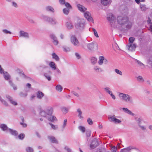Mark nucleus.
<instances>
[{
    "label": "nucleus",
    "mask_w": 152,
    "mask_h": 152,
    "mask_svg": "<svg viewBox=\"0 0 152 152\" xmlns=\"http://www.w3.org/2000/svg\"><path fill=\"white\" fill-rule=\"evenodd\" d=\"M2 32L5 34H12V32L9 31H8L6 29H4L2 31Z\"/></svg>",
    "instance_id": "50"
},
{
    "label": "nucleus",
    "mask_w": 152,
    "mask_h": 152,
    "mask_svg": "<svg viewBox=\"0 0 152 152\" xmlns=\"http://www.w3.org/2000/svg\"><path fill=\"white\" fill-rule=\"evenodd\" d=\"M50 37L53 41V42L55 45H57L58 43V41L57 40V38L55 35L53 34H51L50 35Z\"/></svg>",
    "instance_id": "12"
},
{
    "label": "nucleus",
    "mask_w": 152,
    "mask_h": 152,
    "mask_svg": "<svg viewBox=\"0 0 152 152\" xmlns=\"http://www.w3.org/2000/svg\"><path fill=\"white\" fill-rule=\"evenodd\" d=\"M85 20L83 18L79 19L77 22L75 24V27L77 29L80 30L83 29L85 25Z\"/></svg>",
    "instance_id": "3"
},
{
    "label": "nucleus",
    "mask_w": 152,
    "mask_h": 152,
    "mask_svg": "<svg viewBox=\"0 0 152 152\" xmlns=\"http://www.w3.org/2000/svg\"><path fill=\"white\" fill-rule=\"evenodd\" d=\"M42 18L44 20L53 25L56 24L57 23V21L55 19L51 18L47 16L43 15L42 16Z\"/></svg>",
    "instance_id": "4"
},
{
    "label": "nucleus",
    "mask_w": 152,
    "mask_h": 152,
    "mask_svg": "<svg viewBox=\"0 0 152 152\" xmlns=\"http://www.w3.org/2000/svg\"><path fill=\"white\" fill-rule=\"evenodd\" d=\"M99 60L98 61V64L100 65H102L104 62V57L103 56H100L99 57Z\"/></svg>",
    "instance_id": "29"
},
{
    "label": "nucleus",
    "mask_w": 152,
    "mask_h": 152,
    "mask_svg": "<svg viewBox=\"0 0 152 152\" xmlns=\"http://www.w3.org/2000/svg\"><path fill=\"white\" fill-rule=\"evenodd\" d=\"M19 37L28 38L29 35L28 33L23 31H20L19 32Z\"/></svg>",
    "instance_id": "15"
},
{
    "label": "nucleus",
    "mask_w": 152,
    "mask_h": 152,
    "mask_svg": "<svg viewBox=\"0 0 152 152\" xmlns=\"http://www.w3.org/2000/svg\"><path fill=\"white\" fill-rule=\"evenodd\" d=\"M65 6L67 8L69 9H71L72 8V7L70 4L68 2L65 3Z\"/></svg>",
    "instance_id": "48"
},
{
    "label": "nucleus",
    "mask_w": 152,
    "mask_h": 152,
    "mask_svg": "<svg viewBox=\"0 0 152 152\" xmlns=\"http://www.w3.org/2000/svg\"><path fill=\"white\" fill-rule=\"evenodd\" d=\"M87 122L89 125H92L93 124V121L91 119L88 118L87 119Z\"/></svg>",
    "instance_id": "55"
},
{
    "label": "nucleus",
    "mask_w": 152,
    "mask_h": 152,
    "mask_svg": "<svg viewBox=\"0 0 152 152\" xmlns=\"http://www.w3.org/2000/svg\"><path fill=\"white\" fill-rule=\"evenodd\" d=\"M53 107H49L46 109L47 113L48 115H52L53 111Z\"/></svg>",
    "instance_id": "17"
},
{
    "label": "nucleus",
    "mask_w": 152,
    "mask_h": 152,
    "mask_svg": "<svg viewBox=\"0 0 152 152\" xmlns=\"http://www.w3.org/2000/svg\"><path fill=\"white\" fill-rule=\"evenodd\" d=\"M67 120L66 119H65L64 120L63 124L62 126V127L63 130L64 129V128H65V127L66 126V123H67Z\"/></svg>",
    "instance_id": "53"
},
{
    "label": "nucleus",
    "mask_w": 152,
    "mask_h": 152,
    "mask_svg": "<svg viewBox=\"0 0 152 152\" xmlns=\"http://www.w3.org/2000/svg\"><path fill=\"white\" fill-rule=\"evenodd\" d=\"M91 132L90 131H88L86 133V136L87 137H90L91 135Z\"/></svg>",
    "instance_id": "58"
},
{
    "label": "nucleus",
    "mask_w": 152,
    "mask_h": 152,
    "mask_svg": "<svg viewBox=\"0 0 152 152\" xmlns=\"http://www.w3.org/2000/svg\"><path fill=\"white\" fill-rule=\"evenodd\" d=\"M51 74V72L50 71H49L47 72L44 73V75L46 77V78L49 81L51 80L50 75Z\"/></svg>",
    "instance_id": "20"
},
{
    "label": "nucleus",
    "mask_w": 152,
    "mask_h": 152,
    "mask_svg": "<svg viewBox=\"0 0 152 152\" xmlns=\"http://www.w3.org/2000/svg\"><path fill=\"white\" fill-rule=\"evenodd\" d=\"M63 48L64 51L66 52H69L70 51V48L64 46L63 47Z\"/></svg>",
    "instance_id": "42"
},
{
    "label": "nucleus",
    "mask_w": 152,
    "mask_h": 152,
    "mask_svg": "<svg viewBox=\"0 0 152 152\" xmlns=\"http://www.w3.org/2000/svg\"><path fill=\"white\" fill-rule=\"evenodd\" d=\"M79 129L83 132H84L85 131V128L84 126H80L79 127Z\"/></svg>",
    "instance_id": "51"
},
{
    "label": "nucleus",
    "mask_w": 152,
    "mask_h": 152,
    "mask_svg": "<svg viewBox=\"0 0 152 152\" xmlns=\"http://www.w3.org/2000/svg\"><path fill=\"white\" fill-rule=\"evenodd\" d=\"M84 16L85 17L89 22H93V19L92 17H91V14L88 12H86L84 13Z\"/></svg>",
    "instance_id": "10"
},
{
    "label": "nucleus",
    "mask_w": 152,
    "mask_h": 152,
    "mask_svg": "<svg viewBox=\"0 0 152 152\" xmlns=\"http://www.w3.org/2000/svg\"><path fill=\"white\" fill-rule=\"evenodd\" d=\"M27 95V93H24L22 92H20L19 94V95L21 97H26Z\"/></svg>",
    "instance_id": "49"
},
{
    "label": "nucleus",
    "mask_w": 152,
    "mask_h": 152,
    "mask_svg": "<svg viewBox=\"0 0 152 152\" xmlns=\"http://www.w3.org/2000/svg\"><path fill=\"white\" fill-rule=\"evenodd\" d=\"M9 84L10 85L12 86L14 90H16L17 89V87L16 86H15L14 84L12 83L11 80H9Z\"/></svg>",
    "instance_id": "38"
},
{
    "label": "nucleus",
    "mask_w": 152,
    "mask_h": 152,
    "mask_svg": "<svg viewBox=\"0 0 152 152\" xmlns=\"http://www.w3.org/2000/svg\"><path fill=\"white\" fill-rule=\"evenodd\" d=\"M46 10L47 11L50 12H54V10L53 8L51 6H48L46 7Z\"/></svg>",
    "instance_id": "28"
},
{
    "label": "nucleus",
    "mask_w": 152,
    "mask_h": 152,
    "mask_svg": "<svg viewBox=\"0 0 152 152\" xmlns=\"http://www.w3.org/2000/svg\"><path fill=\"white\" fill-rule=\"evenodd\" d=\"M8 132L10 133L11 135L15 136L17 135L18 133L17 132L10 128H9Z\"/></svg>",
    "instance_id": "21"
},
{
    "label": "nucleus",
    "mask_w": 152,
    "mask_h": 152,
    "mask_svg": "<svg viewBox=\"0 0 152 152\" xmlns=\"http://www.w3.org/2000/svg\"><path fill=\"white\" fill-rule=\"evenodd\" d=\"M26 150L27 152H33L34 151L33 148L30 147H26Z\"/></svg>",
    "instance_id": "41"
},
{
    "label": "nucleus",
    "mask_w": 152,
    "mask_h": 152,
    "mask_svg": "<svg viewBox=\"0 0 152 152\" xmlns=\"http://www.w3.org/2000/svg\"><path fill=\"white\" fill-rule=\"evenodd\" d=\"M140 6L142 10L143 11L145 10L146 7L145 5L140 4Z\"/></svg>",
    "instance_id": "54"
},
{
    "label": "nucleus",
    "mask_w": 152,
    "mask_h": 152,
    "mask_svg": "<svg viewBox=\"0 0 152 152\" xmlns=\"http://www.w3.org/2000/svg\"><path fill=\"white\" fill-rule=\"evenodd\" d=\"M69 108L65 107L61 108V110L63 113L66 114L68 112Z\"/></svg>",
    "instance_id": "26"
},
{
    "label": "nucleus",
    "mask_w": 152,
    "mask_h": 152,
    "mask_svg": "<svg viewBox=\"0 0 152 152\" xmlns=\"http://www.w3.org/2000/svg\"><path fill=\"white\" fill-rule=\"evenodd\" d=\"M109 119H110V122H113L116 124L120 123L121 122V120L116 118L115 117V115H113L112 116L111 115L109 116Z\"/></svg>",
    "instance_id": "8"
},
{
    "label": "nucleus",
    "mask_w": 152,
    "mask_h": 152,
    "mask_svg": "<svg viewBox=\"0 0 152 152\" xmlns=\"http://www.w3.org/2000/svg\"><path fill=\"white\" fill-rule=\"evenodd\" d=\"M101 3L104 5H107L111 3L110 0H101Z\"/></svg>",
    "instance_id": "24"
},
{
    "label": "nucleus",
    "mask_w": 152,
    "mask_h": 152,
    "mask_svg": "<svg viewBox=\"0 0 152 152\" xmlns=\"http://www.w3.org/2000/svg\"><path fill=\"white\" fill-rule=\"evenodd\" d=\"M111 150L113 152H116L117 148L115 146L111 148Z\"/></svg>",
    "instance_id": "59"
},
{
    "label": "nucleus",
    "mask_w": 152,
    "mask_h": 152,
    "mask_svg": "<svg viewBox=\"0 0 152 152\" xmlns=\"http://www.w3.org/2000/svg\"><path fill=\"white\" fill-rule=\"evenodd\" d=\"M69 9L68 8H64L63 9V12L64 14L67 15L68 14L69 11Z\"/></svg>",
    "instance_id": "40"
},
{
    "label": "nucleus",
    "mask_w": 152,
    "mask_h": 152,
    "mask_svg": "<svg viewBox=\"0 0 152 152\" xmlns=\"http://www.w3.org/2000/svg\"><path fill=\"white\" fill-rule=\"evenodd\" d=\"M0 73L3 74L4 77V79L7 80H10V79L11 78V76L9 73L6 72H4V70L1 67V66L0 65Z\"/></svg>",
    "instance_id": "5"
},
{
    "label": "nucleus",
    "mask_w": 152,
    "mask_h": 152,
    "mask_svg": "<svg viewBox=\"0 0 152 152\" xmlns=\"http://www.w3.org/2000/svg\"><path fill=\"white\" fill-rule=\"evenodd\" d=\"M75 55L76 57V58L78 59H79L81 58V56L78 53H75Z\"/></svg>",
    "instance_id": "57"
},
{
    "label": "nucleus",
    "mask_w": 152,
    "mask_h": 152,
    "mask_svg": "<svg viewBox=\"0 0 152 152\" xmlns=\"http://www.w3.org/2000/svg\"><path fill=\"white\" fill-rule=\"evenodd\" d=\"M134 40L135 39L134 37H129V42L131 43L130 44H132Z\"/></svg>",
    "instance_id": "52"
},
{
    "label": "nucleus",
    "mask_w": 152,
    "mask_h": 152,
    "mask_svg": "<svg viewBox=\"0 0 152 152\" xmlns=\"http://www.w3.org/2000/svg\"><path fill=\"white\" fill-rule=\"evenodd\" d=\"M48 138L52 143L56 144L58 143V141L53 136H48Z\"/></svg>",
    "instance_id": "16"
},
{
    "label": "nucleus",
    "mask_w": 152,
    "mask_h": 152,
    "mask_svg": "<svg viewBox=\"0 0 152 152\" xmlns=\"http://www.w3.org/2000/svg\"><path fill=\"white\" fill-rule=\"evenodd\" d=\"M17 72L19 73L20 75H22L23 76V77L24 78H28V77H27V76H26L23 73V71H20V70L18 69L17 70Z\"/></svg>",
    "instance_id": "32"
},
{
    "label": "nucleus",
    "mask_w": 152,
    "mask_h": 152,
    "mask_svg": "<svg viewBox=\"0 0 152 152\" xmlns=\"http://www.w3.org/2000/svg\"><path fill=\"white\" fill-rule=\"evenodd\" d=\"M92 30L94 32V36L96 37H98L99 36L98 35V34L97 33V32L96 30L94 28H92Z\"/></svg>",
    "instance_id": "47"
},
{
    "label": "nucleus",
    "mask_w": 152,
    "mask_h": 152,
    "mask_svg": "<svg viewBox=\"0 0 152 152\" xmlns=\"http://www.w3.org/2000/svg\"><path fill=\"white\" fill-rule=\"evenodd\" d=\"M123 152H128L130 150L129 148H124L122 149Z\"/></svg>",
    "instance_id": "63"
},
{
    "label": "nucleus",
    "mask_w": 152,
    "mask_h": 152,
    "mask_svg": "<svg viewBox=\"0 0 152 152\" xmlns=\"http://www.w3.org/2000/svg\"><path fill=\"white\" fill-rule=\"evenodd\" d=\"M119 96L122 100L126 102H132V100L131 96L128 94L122 93H119L118 94Z\"/></svg>",
    "instance_id": "2"
},
{
    "label": "nucleus",
    "mask_w": 152,
    "mask_h": 152,
    "mask_svg": "<svg viewBox=\"0 0 152 152\" xmlns=\"http://www.w3.org/2000/svg\"><path fill=\"white\" fill-rule=\"evenodd\" d=\"M97 58L95 57H92L91 58V61L92 64H95L97 62Z\"/></svg>",
    "instance_id": "31"
},
{
    "label": "nucleus",
    "mask_w": 152,
    "mask_h": 152,
    "mask_svg": "<svg viewBox=\"0 0 152 152\" xmlns=\"http://www.w3.org/2000/svg\"><path fill=\"white\" fill-rule=\"evenodd\" d=\"M77 112L79 113L78 116L79 117V118H83V117L81 115L82 114V112L81 111V110L80 109H78L77 110Z\"/></svg>",
    "instance_id": "44"
},
{
    "label": "nucleus",
    "mask_w": 152,
    "mask_h": 152,
    "mask_svg": "<svg viewBox=\"0 0 152 152\" xmlns=\"http://www.w3.org/2000/svg\"><path fill=\"white\" fill-rule=\"evenodd\" d=\"M137 80L140 82L142 83L144 82V80L142 77L141 76H139L137 77Z\"/></svg>",
    "instance_id": "39"
},
{
    "label": "nucleus",
    "mask_w": 152,
    "mask_h": 152,
    "mask_svg": "<svg viewBox=\"0 0 152 152\" xmlns=\"http://www.w3.org/2000/svg\"><path fill=\"white\" fill-rule=\"evenodd\" d=\"M56 119V117L53 116H50V117H48V120L51 122H53L55 121Z\"/></svg>",
    "instance_id": "37"
},
{
    "label": "nucleus",
    "mask_w": 152,
    "mask_h": 152,
    "mask_svg": "<svg viewBox=\"0 0 152 152\" xmlns=\"http://www.w3.org/2000/svg\"><path fill=\"white\" fill-rule=\"evenodd\" d=\"M44 95V94L42 92L39 91H38L37 93V97L39 99H42Z\"/></svg>",
    "instance_id": "22"
},
{
    "label": "nucleus",
    "mask_w": 152,
    "mask_h": 152,
    "mask_svg": "<svg viewBox=\"0 0 152 152\" xmlns=\"http://www.w3.org/2000/svg\"><path fill=\"white\" fill-rule=\"evenodd\" d=\"M49 65L54 70L56 69V65L53 62L51 61L50 62Z\"/></svg>",
    "instance_id": "33"
},
{
    "label": "nucleus",
    "mask_w": 152,
    "mask_h": 152,
    "mask_svg": "<svg viewBox=\"0 0 152 152\" xmlns=\"http://www.w3.org/2000/svg\"><path fill=\"white\" fill-rule=\"evenodd\" d=\"M60 4L62 5H64L65 4V0H59Z\"/></svg>",
    "instance_id": "62"
},
{
    "label": "nucleus",
    "mask_w": 152,
    "mask_h": 152,
    "mask_svg": "<svg viewBox=\"0 0 152 152\" xmlns=\"http://www.w3.org/2000/svg\"><path fill=\"white\" fill-rule=\"evenodd\" d=\"M94 69L97 72H101L103 71V69L97 66L94 67Z\"/></svg>",
    "instance_id": "25"
},
{
    "label": "nucleus",
    "mask_w": 152,
    "mask_h": 152,
    "mask_svg": "<svg viewBox=\"0 0 152 152\" xmlns=\"http://www.w3.org/2000/svg\"><path fill=\"white\" fill-rule=\"evenodd\" d=\"M95 47L97 48L98 44L96 42H93L88 44L87 45V48L91 50H93Z\"/></svg>",
    "instance_id": "7"
},
{
    "label": "nucleus",
    "mask_w": 152,
    "mask_h": 152,
    "mask_svg": "<svg viewBox=\"0 0 152 152\" xmlns=\"http://www.w3.org/2000/svg\"><path fill=\"white\" fill-rule=\"evenodd\" d=\"M107 19L110 23H113L114 22L115 18L112 13H110L107 15Z\"/></svg>",
    "instance_id": "9"
},
{
    "label": "nucleus",
    "mask_w": 152,
    "mask_h": 152,
    "mask_svg": "<svg viewBox=\"0 0 152 152\" xmlns=\"http://www.w3.org/2000/svg\"><path fill=\"white\" fill-rule=\"evenodd\" d=\"M135 119L136 122L138 124V126H140L142 121V119L140 118L137 117Z\"/></svg>",
    "instance_id": "36"
},
{
    "label": "nucleus",
    "mask_w": 152,
    "mask_h": 152,
    "mask_svg": "<svg viewBox=\"0 0 152 152\" xmlns=\"http://www.w3.org/2000/svg\"><path fill=\"white\" fill-rule=\"evenodd\" d=\"M123 110L126 113H127L129 110L126 108L124 107L122 108Z\"/></svg>",
    "instance_id": "64"
},
{
    "label": "nucleus",
    "mask_w": 152,
    "mask_h": 152,
    "mask_svg": "<svg viewBox=\"0 0 152 152\" xmlns=\"http://www.w3.org/2000/svg\"><path fill=\"white\" fill-rule=\"evenodd\" d=\"M126 47L129 50L132 51H134L136 48V46L134 44H130L129 45H127Z\"/></svg>",
    "instance_id": "18"
},
{
    "label": "nucleus",
    "mask_w": 152,
    "mask_h": 152,
    "mask_svg": "<svg viewBox=\"0 0 152 152\" xmlns=\"http://www.w3.org/2000/svg\"><path fill=\"white\" fill-rule=\"evenodd\" d=\"M115 72L118 74L121 75H122V73L121 71L119 70L118 69H115L114 70Z\"/></svg>",
    "instance_id": "46"
},
{
    "label": "nucleus",
    "mask_w": 152,
    "mask_h": 152,
    "mask_svg": "<svg viewBox=\"0 0 152 152\" xmlns=\"http://www.w3.org/2000/svg\"><path fill=\"white\" fill-rule=\"evenodd\" d=\"M49 124L50 125V126L51 127V128L53 129H56L57 128V126H56L54 125L51 123H49Z\"/></svg>",
    "instance_id": "56"
},
{
    "label": "nucleus",
    "mask_w": 152,
    "mask_h": 152,
    "mask_svg": "<svg viewBox=\"0 0 152 152\" xmlns=\"http://www.w3.org/2000/svg\"><path fill=\"white\" fill-rule=\"evenodd\" d=\"M77 7L78 10L82 12H84L87 10V9L84 6L80 4H77Z\"/></svg>",
    "instance_id": "19"
},
{
    "label": "nucleus",
    "mask_w": 152,
    "mask_h": 152,
    "mask_svg": "<svg viewBox=\"0 0 152 152\" xmlns=\"http://www.w3.org/2000/svg\"><path fill=\"white\" fill-rule=\"evenodd\" d=\"M71 41L72 43L75 46H78L79 43L76 37L74 35H72L70 38Z\"/></svg>",
    "instance_id": "6"
},
{
    "label": "nucleus",
    "mask_w": 152,
    "mask_h": 152,
    "mask_svg": "<svg viewBox=\"0 0 152 152\" xmlns=\"http://www.w3.org/2000/svg\"><path fill=\"white\" fill-rule=\"evenodd\" d=\"M99 145V143L97 140L96 139H94L92 140L90 145V147L91 148L93 149L97 146Z\"/></svg>",
    "instance_id": "11"
},
{
    "label": "nucleus",
    "mask_w": 152,
    "mask_h": 152,
    "mask_svg": "<svg viewBox=\"0 0 152 152\" xmlns=\"http://www.w3.org/2000/svg\"><path fill=\"white\" fill-rule=\"evenodd\" d=\"M135 60L136 61L137 64L139 65L140 68L142 69H144L145 68V65L142 63L139 60L135 59Z\"/></svg>",
    "instance_id": "23"
},
{
    "label": "nucleus",
    "mask_w": 152,
    "mask_h": 152,
    "mask_svg": "<svg viewBox=\"0 0 152 152\" xmlns=\"http://www.w3.org/2000/svg\"><path fill=\"white\" fill-rule=\"evenodd\" d=\"M66 26L69 29H70L73 28V26L70 22H67L66 23Z\"/></svg>",
    "instance_id": "27"
},
{
    "label": "nucleus",
    "mask_w": 152,
    "mask_h": 152,
    "mask_svg": "<svg viewBox=\"0 0 152 152\" xmlns=\"http://www.w3.org/2000/svg\"><path fill=\"white\" fill-rule=\"evenodd\" d=\"M56 88L57 91L61 92L62 91L63 87L60 85H58L56 86Z\"/></svg>",
    "instance_id": "34"
},
{
    "label": "nucleus",
    "mask_w": 152,
    "mask_h": 152,
    "mask_svg": "<svg viewBox=\"0 0 152 152\" xmlns=\"http://www.w3.org/2000/svg\"><path fill=\"white\" fill-rule=\"evenodd\" d=\"M25 137V134L23 133L19 134L18 136V138L20 140H23Z\"/></svg>",
    "instance_id": "45"
},
{
    "label": "nucleus",
    "mask_w": 152,
    "mask_h": 152,
    "mask_svg": "<svg viewBox=\"0 0 152 152\" xmlns=\"http://www.w3.org/2000/svg\"><path fill=\"white\" fill-rule=\"evenodd\" d=\"M6 97L11 104L14 105H17L18 104L17 102L14 101L12 98L10 96L8 95H6Z\"/></svg>",
    "instance_id": "14"
},
{
    "label": "nucleus",
    "mask_w": 152,
    "mask_h": 152,
    "mask_svg": "<svg viewBox=\"0 0 152 152\" xmlns=\"http://www.w3.org/2000/svg\"><path fill=\"white\" fill-rule=\"evenodd\" d=\"M0 128L2 131L6 133H8V131L9 129V128L7 126L6 124H0Z\"/></svg>",
    "instance_id": "13"
},
{
    "label": "nucleus",
    "mask_w": 152,
    "mask_h": 152,
    "mask_svg": "<svg viewBox=\"0 0 152 152\" xmlns=\"http://www.w3.org/2000/svg\"><path fill=\"white\" fill-rule=\"evenodd\" d=\"M64 149L66 150L67 152H71V149L68 148L67 146H65V147Z\"/></svg>",
    "instance_id": "61"
},
{
    "label": "nucleus",
    "mask_w": 152,
    "mask_h": 152,
    "mask_svg": "<svg viewBox=\"0 0 152 152\" xmlns=\"http://www.w3.org/2000/svg\"><path fill=\"white\" fill-rule=\"evenodd\" d=\"M117 23L121 27V30L125 32L128 30L130 29L133 25L132 22L129 21L127 16H119L117 18Z\"/></svg>",
    "instance_id": "1"
},
{
    "label": "nucleus",
    "mask_w": 152,
    "mask_h": 152,
    "mask_svg": "<svg viewBox=\"0 0 152 152\" xmlns=\"http://www.w3.org/2000/svg\"><path fill=\"white\" fill-rule=\"evenodd\" d=\"M104 90L106 91V92L109 94L110 95L112 93V92L110 91V88L109 87H107L106 88H104Z\"/></svg>",
    "instance_id": "43"
},
{
    "label": "nucleus",
    "mask_w": 152,
    "mask_h": 152,
    "mask_svg": "<svg viewBox=\"0 0 152 152\" xmlns=\"http://www.w3.org/2000/svg\"><path fill=\"white\" fill-rule=\"evenodd\" d=\"M39 114L41 116L44 117H46L48 115L47 112L44 110H41L39 112Z\"/></svg>",
    "instance_id": "30"
},
{
    "label": "nucleus",
    "mask_w": 152,
    "mask_h": 152,
    "mask_svg": "<svg viewBox=\"0 0 152 152\" xmlns=\"http://www.w3.org/2000/svg\"><path fill=\"white\" fill-rule=\"evenodd\" d=\"M52 56L53 58L56 61H58L59 60V57L55 53H53Z\"/></svg>",
    "instance_id": "35"
},
{
    "label": "nucleus",
    "mask_w": 152,
    "mask_h": 152,
    "mask_svg": "<svg viewBox=\"0 0 152 152\" xmlns=\"http://www.w3.org/2000/svg\"><path fill=\"white\" fill-rule=\"evenodd\" d=\"M12 6L15 8H17L18 7V5L14 1L12 2Z\"/></svg>",
    "instance_id": "60"
}]
</instances>
